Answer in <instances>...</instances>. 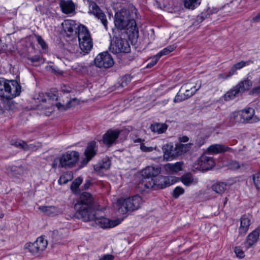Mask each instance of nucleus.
<instances>
[{"label":"nucleus","instance_id":"obj_42","mask_svg":"<svg viewBox=\"0 0 260 260\" xmlns=\"http://www.w3.org/2000/svg\"><path fill=\"white\" fill-rule=\"evenodd\" d=\"M253 181L257 189H260V173H257L253 175Z\"/></svg>","mask_w":260,"mask_h":260},{"label":"nucleus","instance_id":"obj_13","mask_svg":"<svg viewBox=\"0 0 260 260\" xmlns=\"http://www.w3.org/2000/svg\"><path fill=\"white\" fill-rule=\"evenodd\" d=\"M215 165V162L212 157L203 155L198 159L194 167L200 170L207 171L212 169Z\"/></svg>","mask_w":260,"mask_h":260},{"label":"nucleus","instance_id":"obj_16","mask_svg":"<svg viewBox=\"0 0 260 260\" xmlns=\"http://www.w3.org/2000/svg\"><path fill=\"white\" fill-rule=\"evenodd\" d=\"M96 142L94 141L88 143L87 147L84 152L85 158L81 161L80 168L83 167L95 155L96 150L95 149Z\"/></svg>","mask_w":260,"mask_h":260},{"label":"nucleus","instance_id":"obj_5","mask_svg":"<svg viewBox=\"0 0 260 260\" xmlns=\"http://www.w3.org/2000/svg\"><path fill=\"white\" fill-rule=\"evenodd\" d=\"M142 199L135 196L126 199H120L116 203V208L119 214H124L128 211L138 210L142 204Z\"/></svg>","mask_w":260,"mask_h":260},{"label":"nucleus","instance_id":"obj_48","mask_svg":"<svg viewBox=\"0 0 260 260\" xmlns=\"http://www.w3.org/2000/svg\"><path fill=\"white\" fill-rule=\"evenodd\" d=\"M37 40L38 44L41 46L42 49H44L47 47V45L45 41L42 39V38L41 36H37Z\"/></svg>","mask_w":260,"mask_h":260},{"label":"nucleus","instance_id":"obj_25","mask_svg":"<svg viewBox=\"0 0 260 260\" xmlns=\"http://www.w3.org/2000/svg\"><path fill=\"white\" fill-rule=\"evenodd\" d=\"M59 6L62 12L66 14L72 13L75 11V6L72 1H61Z\"/></svg>","mask_w":260,"mask_h":260},{"label":"nucleus","instance_id":"obj_27","mask_svg":"<svg viewBox=\"0 0 260 260\" xmlns=\"http://www.w3.org/2000/svg\"><path fill=\"white\" fill-rule=\"evenodd\" d=\"M38 99L43 103H45L47 101L50 102L52 101H57L58 100V96L56 94L52 93H41L39 94Z\"/></svg>","mask_w":260,"mask_h":260},{"label":"nucleus","instance_id":"obj_43","mask_svg":"<svg viewBox=\"0 0 260 260\" xmlns=\"http://www.w3.org/2000/svg\"><path fill=\"white\" fill-rule=\"evenodd\" d=\"M233 76L230 71L229 70L228 73H221L219 74L217 76V79L220 80H224L230 78Z\"/></svg>","mask_w":260,"mask_h":260},{"label":"nucleus","instance_id":"obj_15","mask_svg":"<svg viewBox=\"0 0 260 260\" xmlns=\"http://www.w3.org/2000/svg\"><path fill=\"white\" fill-rule=\"evenodd\" d=\"M89 13L93 15L98 19H100L106 30L108 29V21L106 16L103 11L94 2L89 4Z\"/></svg>","mask_w":260,"mask_h":260},{"label":"nucleus","instance_id":"obj_30","mask_svg":"<svg viewBox=\"0 0 260 260\" xmlns=\"http://www.w3.org/2000/svg\"><path fill=\"white\" fill-rule=\"evenodd\" d=\"M168 125L165 123H155L151 125V129L154 133L162 134L166 131Z\"/></svg>","mask_w":260,"mask_h":260},{"label":"nucleus","instance_id":"obj_20","mask_svg":"<svg viewBox=\"0 0 260 260\" xmlns=\"http://www.w3.org/2000/svg\"><path fill=\"white\" fill-rule=\"evenodd\" d=\"M259 232L260 229L257 228L247 236L245 244L246 249L249 248L257 242L259 237Z\"/></svg>","mask_w":260,"mask_h":260},{"label":"nucleus","instance_id":"obj_18","mask_svg":"<svg viewBox=\"0 0 260 260\" xmlns=\"http://www.w3.org/2000/svg\"><path fill=\"white\" fill-rule=\"evenodd\" d=\"M114 47H115V53H116L119 52L127 53L131 51L128 42L126 40L121 38L116 39Z\"/></svg>","mask_w":260,"mask_h":260},{"label":"nucleus","instance_id":"obj_37","mask_svg":"<svg viewBox=\"0 0 260 260\" xmlns=\"http://www.w3.org/2000/svg\"><path fill=\"white\" fill-rule=\"evenodd\" d=\"M39 210L47 215H53L55 214L57 212V208L55 206H40Z\"/></svg>","mask_w":260,"mask_h":260},{"label":"nucleus","instance_id":"obj_22","mask_svg":"<svg viewBox=\"0 0 260 260\" xmlns=\"http://www.w3.org/2000/svg\"><path fill=\"white\" fill-rule=\"evenodd\" d=\"M250 219L247 215H243L240 218V225L239 228V233L244 236L247 232L250 225Z\"/></svg>","mask_w":260,"mask_h":260},{"label":"nucleus","instance_id":"obj_36","mask_svg":"<svg viewBox=\"0 0 260 260\" xmlns=\"http://www.w3.org/2000/svg\"><path fill=\"white\" fill-rule=\"evenodd\" d=\"M212 190L218 194L223 193L226 189V184L224 182H218L212 185Z\"/></svg>","mask_w":260,"mask_h":260},{"label":"nucleus","instance_id":"obj_3","mask_svg":"<svg viewBox=\"0 0 260 260\" xmlns=\"http://www.w3.org/2000/svg\"><path fill=\"white\" fill-rule=\"evenodd\" d=\"M21 91L19 83L16 80L0 78V97L7 100L18 96Z\"/></svg>","mask_w":260,"mask_h":260},{"label":"nucleus","instance_id":"obj_38","mask_svg":"<svg viewBox=\"0 0 260 260\" xmlns=\"http://www.w3.org/2000/svg\"><path fill=\"white\" fill-rule=\"evenodd\" d=\"M183 2L185 8L193 10L200 5L201 0H183Z\"/></svg>","mask_w":260,"mask_h":260},{"label":"nucleus","instance_id":"obj_24","mask_svg":"<svg viewBox=\"0 0 260 260\" xmlns=\"http://www.w3.org/2000/svg\"><path fill=\"white\" fill-rule=\"evenodd\" d=\"M252 85V81H251V79L249 78V75L248 74L247 77L240 81L236 85V87L240 91L241 94H242L245 91L249 90Z\"/></svg>","mask_w":260,"mask_h":260},{"label":"nucleus","instance_id":"obj_62","mask_svg":"<svg viewBox=\"0 0 260 260\" xmlns=\"http://www.w3.org/2000/svg\"><path fill=\"white\" fill-rule=\"evenodd\" d=\"M259 14H260V12H259Z\"/></svg>","mask_w":260,"mask_h":260},{"label":"nucleus","instance_id":"obj_45","mask_svg":"<svg viewBox=\"0 0 260 260\" xmlns=\"http://www.w3.org/2000/svg\"><path fill=\"white\" fill-rule=\"evenodd\" d=\"M82 179L80 177H78L76 179L75 181L72 183L71 186V189H77L79 186L82 183Z\"/></svg>","mask_w":260,"mask_h":260},{"label":"nucleus","instance_id":"obj_29","mask_svg":"<svg viewBox=\"0 0 260 260\" xmlns=\"http://www.w3.org/2000/svg\"><path fill=\"white\" fill-rule=\"evenodd\" d=\"M250 64L249 61H243L238 62L234 64L229 70L233 75L237 74V71L239 70Z\"/></svg>","mask_w":260,"mask_h":260},{"label":"nucleus","instance_id":"obj_41","mask_svg":"<svg viewBox=\"0 0 260 260\" xmlns=\"http://www.w3.org/2000/svg\"><path fill=\"white\" fill-rule=\"evenodd\" d=\"M164 159L167 161L172 160L175 156L170 150L166 149V148L164 150Z\"/></svg>","mask_w":260,"mask_h":260},{"label":"nucleus","instance_id":"obj_28","mask_svg":"<svg viewBox=\"0 0 260 260\" xmlns=\"http://www.w3.org/2000/svg\"><path fill=\"white\" fill-rule=\"evenodd\" d=\"M240 94H241V93L235 86L226 92L222 98L224 101H229L233 100Z\"/></svg>","mask_w":260,"mask_h":260},{"label":"nucleus","instance_id":"obj_39","mask_svg":"<svg viewBox=\"0 0 260 260\" xmlns=\"http://www.w3.org/2000/svg\"><path fill=\"white\" fill-rule=\"evenodd\" d=\"M176 48V46L174 45H170L163 49L162 50L159 51L156 55L160 58L162 56L167 55L169 53L172 52Z\"/></svg>","mask_w":260,"mask_h":260},{"label":"nucleus","instance_id":"obj_10","mask_svg":"<svg viewBox=\"0 0 260 260\" xmlns=\"http://www.w3.org/2000/svg\"><path fill=\"white\" fill-rule=\"evenodd\" d=\"M47 245V241L41 236L38 237L35 242L26 243L24 247L28 249L32 254L39 256L45 250Z\"/></svg>","mask_w":260,"mask_h":260},{"label":"nucleus","instance_id":"obj_47","mask_svg":"<svg viewBox=\"0 0 260 260\" xmlns=\"http://www.w3.org/2000/svg\"><path fill=\"white\" fill-rule=\"evenodd\" d=\"M156 149V147H147L144 144H141L140 145V149L145 152H149L152 151L153 150H155Z\"/></svg>","mask_w":260,"mask_h":260},{"label":"nucleus","instance_id":"obj_46","mask_svg":"<svg viewBox=\"0 0 260 260\" xmlns=\"http://www.w3.org/2000/svg\"><path fill=\"white\" fill-rule=\"evenodd\" d=\"M159 58L158 57V56L156 55H155L152 59L151 61L149 62L147 66H146V68H151L152 67H153L154 65H155L156 64V63L157 62L158 60H159Z\"/></svg>","mask_w":260,"mask_h":260},{"label":"nucleus","instance_id":"obj_53","mask_svg":"<svg viewBox=\"0 0 260 260\" xmlns=\"http://www.w3.org/2000/svg\"><path fill=\"white\" fill-rule=\"evenodd\" d=\"M56 106L57 107L58 109L60 111H63L67 109V106H66L64 105H62L60 103H57L56 104Z\"/></svg>","mask_w":260,"mask_h":260},{"label":"nucleus","instance_id":"obj_17","mask_svg":"<svg viewBox=\"0 0 260 260\" xmlns=\"http://www.w3.org/2000/svg\"><path fill=\"white\" fill-rule=\"evenodd\" d=\"M241 112L244 123H255L260 120L254 115L255 111L251 108L243 109Z\"/></svg>","mask_w":260,"mask_h":260},{"label":"nucleus","instance_id":"obj_55","mask_svg":"<svg viewBox=\"0 0 260 260\" xmlns=\"http://www.w3.org/2000/svg\"><path fill=\"white\" fill-rule=\"evenodd\" d=\"M6 48V46L4 44V43H3L1 40H0V54L3 52L4 50H5V48Z\"/></svg>","mask_w":260,"mask_h":260},{"label":"nucleus","instance_id":"obj_61","mask_svg":"<svg viewBox=\"0 0 260 260\" xmlns=\"http://www.w3.org/2000/svg\"><path fill=\"white\" fill-rule=\"evenodd\" d=\"M4 216V215L3 214H1V216H0V218H3Z\"/></svg>","mask_w":260,"mask_h":260},{"label":"nucleus","instance_id":"obj_60","mask_svg":"<svg viewBox=\"0 0 260 260\" xmlns=\"http://www.w3.org/2000/svg\"><path fill=\"white\" fill-rule=\"evenodd\" d=\"M257 82L260 84V76H259V78L257 80Z\"/></svg>","mask_w":260,"mask_h":260},{"label":"nucleus","instance_id":"obj_31","mask_svg":"<svg viewBox=\"0 0 260 260\" xmlns=\"http://www.w3.org/2000/svg\"><path fill=\"white\" fill-rule=\"evenodd\" d=\"M182 162H177L174 164L168 163L165 165V169L171 173L178 172L182 170Z\"/></svg>","mask_w":260,"mask_h":260},{"label":"nucleus","instance_id":"obj_26","mask_svg":"<svg viewBox=\"0 0 260 260\" xmlns=\"http://www.w3.org/2000/svg\"><path fill=\"white\" fill-rule=\"evenodd\" d=\"M111 166L110 160L108 158L104 159L94 167V170L100 173L108 170Z\"/></svg>","mask_w":260,"mask_h":260},{"label":"nucleus","instance_id":"obj_32","mask_svg":"<svg viewBox=\"0 0 260 260\" xmlns=\"http://www.w3.org/2000/svg\"><path fill=\"white\" fill-rule=\"evenodd\" d=\"M191 143L179 144L176 145L175 150L177 155H181L188 151L191 148Z\"/></svg>","mask_w":260,"mask_h":260},{"label":"nucleus","instance_id":"obj_58","mask_svg":"<svg viewBox=\"0 0 260 260\" xmlns=\"http://www.w3.org/2000/svg\"><path fill=\"white\" fill-rule=\"evenodd\" d=\"M232 165L235 168H239L240 167L239 164L236 161L233 162Z\"/></svg>","mask_w":260,"mask_h":260},{"label":"nucleus","instance_id":"obj_44","mask_svg":"<svg viewBox=\"0 0 260 260\" xmlns=\"http://www.w3.org/2000/svg\"><path fill=\"white\" fill-rule=\"evenodd\" d=\"M132 80V78L129 75H125L121 78V86L122 87H124L126 86Z\"/></svg>","mask_w":260,"mask_h":260},{"label":"nucleus","instance_id":"obj_54","mask_svg":"<svg viewBox=\"0 0 260 260\" xmlns=\"http://www.w3.org/2000/svg\"><path fill=\"white\" fill-rule=\"evenodd\" d=\"M189 140V138L187 136H182L179 138V141L181 142H187Z\"/></svg>","mask_w":260,"mask_h":260},{"label":"nucleus","instance_id":"obj_49","mask_svg":"<svg viewBox=\"0 0 260 260\" xmlns=\"http://www.w3.org/2000/svg\"><path fill=\"white\" fill-rule=\"evenodd\" d=\"M235 252L237 257L243 258L244 256V251L239 247H236L235 248Z\"/></svg>","mask_w":260,"mask_h":260},{"label":"nucleus","instance_id":"obj_35","mask_svg":"<svg viewBox=\"0 0 260 260\" xmlns=\"http://www.w3.org/2000/svg\"><path fill=\"white\" fill-rule=\"evenodd\" d=\"M73 178V174L71 172H67L60 176L58 180L60 185L66 184Z\"/></svg>","mask_w":260,"mask_h":260},{"label":"nucleus","instance_id":"obj_14","mask_svg":"<svg viewBox=\"0 0 260 260\" xmlns=\"http://www.w3.org/2000/svg\"><path fill=\"white\" fill-rule=\"evenodd\" d=\"M122 132L119 129H109L103 136V143L108 147H110L116 143L119 135Z\"/></svg>","mask_w":260,"mask_h":260},{"label":"nucleus","instance_id":"obj_50","mask_svg":"<svg viewBox=\"0 0 260 260\" xmlns=\"http://www.w3.org/2000/svg\"><path fill=\"white\" fill-rule=\"evenodd\" d=\"M77 45H70L69 46V50L72 53H77L78 49Z\"/></svg>","mask_w":260,"mask_h":260},{"label":"nucleus","instance_id":"obj_59","mask_svg":"<svg viewBox=\"0 0 260 260\" xmlns=\"http://www.w3.org/2000/svg\"><path fill=\"white\" fill-rule=\"evenodd\" d=\"M168 100H165L164 101H162L160 102V104L164 106V105H166L168 102Z\"/></svg>","mask_w":260,"mask_h":260},{"label":"nucleus","instance_id":"obj_40","mask_svg":"<svg viewBox=\"0 0 260 260\" xmlns=\"http://www.w3.org/2000/svg\"><path fill=\"white\" fill-rule=\"evenodd\" d=\"M184 193V189L182 187L177 186L174 189L172 195L175 199H177L179 196Z\"/></svg>","mask_w":260,"mask_h":260},{"label":"nucleus","instance_id":"obj_1","mask_svg":"<svg viewBox=\"0 0 260 260\" xmlns=\"http://www.w3.org/2000/svg\"><path fill=\"white\" fill-rule=\"evenodd\" d=\"M114 24L120 30H126L129 39H137L139 30L136 22L131 16L128 11L122 9L115 14Z\"/></svg>","mask_w":260,"mask_h":260},{"label":"nucleus","instance_id":"obj_19","mask_svg":"<svg viewBox=\"0 0 260 260\" xmlns=\"http://www.w3.org/2000/svg\"><path fill=\"white\" fill-rule=\"evenodd\" d=\"M63 29L68 36H71L75 31L78 34V27L76 22L73 20H66L62 23Z\"/></svg>","mask_w":260,"mask_h":260},{"label":"nucleus","instance_id":"obj_2","mask_svg":"<svg viewBox=\"0 0 260 260\" xmlns=\"http://www.w3.org/2000/svg\"><path fill=\"white\" fill-rule=\"evenodd\" d=\"M94 201L93 196L89 192L82 193L75 205L76 215L79 219L84 221H89L90 214L93 212Z\"/></svg>","mask_w":260,"mask_h":260},{"label":"nucleus","instance_id":"obj_52","mask_svg":"<svg viewBox=\"0 0 260 260\" xmlns=\"http://www.w3.org/2000/svg\"><path fill=\"white\" fill-rule=\"evenodd\" d=\"M113 255L111 254H106L103 256L99 260H113Z\"/></svg>","mask_w":260,"mask_h":260},{"label":"nucleus","instance_id":"obj_11","mask_svg":"<svg viewBox=\"0 0 260 260\" xmlns=\"http://www.w3.org/2000/svg\"><path fill=\"white\" fill-rule=\"evenodd\" d=\"M174 179L169 177L157 175L154 179H150V183L146 184V189L153 187L156 186L159 188H164L174 183Z\"/></svg>","mask_w":260,"mask_h":260},{"label":"nucleus","instance_id":"obj_6","mask_svg":"<svg viewBox=\"0 0 260 260\" xmlns=\"http://www.w3.org/2000/svg\"><path fill=\"white\" fill-rule=\"evenodd\" d=\"M78 38L81 50L84 53H88L92 48L93 43L90 32L85 26L79 25Z\"/></svg>","mask_w":260,"mask_h":260},{"label":"nucleus","instance_id":"obj_23","mask_svg":"<svg viewBox=\"0 0 260 260\" xmlns=\"http://www.w3.org/2000/svg\"><path fill=\"white\" fill-rule=\"evenodd\" d=\"M179 180L186 186H191L196 185L198 180L190 173H186L179 178Z\"/></svg>","mask_w":260,"mask_h":260},{"label":"nucleus","instance_id":"obj_21","mask_svg":"<svg viewBox=\"0 0 260 260\" xmlns=\"http://www.w3.org/2000/svg\"><path fill=\"white\" fill-rule=\"evenodd\" d=\"M232 149L224 145L215 144L210 145L207 150L208 153L215 154L226 151H231Z\"/></svg>","mask_w":260,"mask_h":260},{"label":"nucleus","instance_id":"obj_33","mask_svg":"<svg viewBox=\"0 0 260 260\" xmlns=\"http://www.w3.org/2000/svg\"><path fill=\"white\" fill-rule=\"evenodd\" d=\"M11 144L15 147L22 149L24 150H29L31 148V144L27 145L25 142L21 140H12Z\"/></svg>","mask_w":260,"mask_h":260},{"label":"nucleus","instance_id":"obj_7","mask_svg":"<svg viewBox=\"0 0 260 260\" xmlns=\"http://www.w3.org/2000/svg\"><path fill=\"white\" fill-rule=\"evenodd\" d=\"M89 221H94L102 228H112L119 224L121 221L119 219L109 220L105 217L103 212L96 210L90 214Z\"/></svg>","mask_w":260,"mask_h":260},{"label":"nucleus","instance_id":"obj_4","mask_svg":"<svg viewBox=\"0 0 260 260\" xmlns=\"http://www.w3.org/2000/svg\"><path fill=\"white\" fill-rule=\"evenodd\" d=\"M79 159V153L76 151H68L60 156L55 158L52 164V168H70L74 167Z\"/></svg>","mask_w":260,"mask_h":260},{"label":"nucleus","instance_id":"obj_56","mask_svg":"<svg viewBox=\"0 0 260 260\" xmlns=\"http://www.w3.org/2000/svg\"><path fill=\"white\" fill-rule=\"evenodd\" d=\"M28 59L30 60L31 62H35L39 61V58L38 57L28 58Z\"/></svg>","mask_w":260,"mask_h":260},{"label":"nucleus","instance_id":"obj_57","mask_svg":"<svg viewBox=\"0 0 260 260\" xmlns=\"http://www.w3.org/2000/svg\"><path fill=\"white\" fill-rule=\"evenodd\" d=\"M253 20L255 22H258L260 21V14L258 13L256 16L253 18Z\"/></svg>","mask_w":260,"mask_h":260},{"label":"nucleus","instance_id":"obj_51","mask_svg":"<svg viewBox=\"0 0 260 260\" xmlns=\"http://www.w3.org/2000/svg\"><path fill=\"white\" fill-rule=\"evenodd\" d=\"M250 93L251 94L255 95L260 94V85L252 88Z\"/></svg>","mask_w":260,"mask_h":260},{"label":"nucleus","instance_id":"obj_9","mask_svg":"<svg viewBox=\"0 0 260 260\" xmlns=\"http://www.w3.org/2000/svg\"><path fill=\"white\" fill-rule=\"evenodd\" d=\"M160 172L159 168L148 166L142 171V178L140 181L138 186L142 189H146V184L150 183V179H154Z\"/></svg>","mask_w":260,"mask_h":260},{"label":"nucleus","instance_id":"obj_8","mask_svg":"<svg viewBox=\"0 0 260 260\" xmlns=\"http://www.w3.org/2000/svg\"><path fill=\"white\" fill-rule=\"evenodd\" d=\"M201 87V81L198 80L194 85L190 83L184 84L174 99V103H180L194 94Z\"/></svg>","mask_w":260,"mask_h":260},{"label":"nucleus","instance_id":"obj_12","mask_svg":"<svg viewBox=\"0 0 260 260\" xmlns=\"http://www.w3.org/2000/svg\"><path fill=\"white\" fill-rule=\"evenodd\" d=\"M113 59L108 52L99 54L94 59L95 65L100 68H109L113 66Z\"/></svg>","mask_w":260,"mask_h":260},{"label":"nucleus","instance_id":"obj_34","mask_svg":"<svg viewBox=\"0 0 260 260\" xmlns=\"http://www.w3.org/2000/svg\"><path fill=\"white\" fill-rule=\"evenodd\" d=\"M230 121L233 124L244 123L241 110L233 112L230 117Z\"/></svg>","mask_w":260,"mask_h":260}]
</instances>
